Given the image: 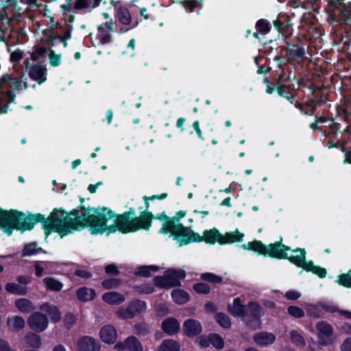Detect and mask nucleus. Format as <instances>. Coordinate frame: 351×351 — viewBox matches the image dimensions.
Segmentation results:
<instances>
[{
	"label": "nucleus",
	"instance_id": "24",
	"mask_svg": "<svg viewBox=\"0 0 351 351\" xmlns=\"http://www.w3.org/2000/svg\"><path fill=\"white\" fill-rule=\"evenodd\" d=\"M40 309L49 316L53 323L57 324L61 320V312L57 306L49 302H44L40 306Z\"/></svg>",
	"mask_w": 351,
	"mask_h": 351
},
{
	"label": "nucleus",
	"instance_id": "20",
	"mask_svg": "<svg viewBox=\"0 0 351 351\" xmlns=\"http://www.w3.org/2000/svg\"><path fill=\"white\" fill-rule=\"evenodd\" d=\"M165 274L171 288L180 287L181 280L186 277L185 271L181 269L169 268L165 271Z\"/></svg>",
	"mask_w": 351,
	"mask_h": 351
},
{
	"label": "nucleus",
	"instance_id": "49",
	"mask_svg": "<svg viewBox=\"0 0 351 351\" xmlns=\"http://www.w3.org/2000/svg\"><path fill=\"white\" fill-rule=\"evenodd\" d=\"M336 282L340 286L351 288V269L346 274L339 275Z\"/></svg>",
	"mask_w": 351,
	"mask_h": 351
},
{
	"label": "nucleus",
	"instance_id": "23",
	"mask_svg": "<svg viewBox=\"0 0 351 351\" xmlns=\"http://www.w3.org/2000/svg\"><path fill=\"white\" fill-rule=\"evenodd\" d=\"M99 337L103 342L108 344H113L117 339V330L112 325H105L100 329Z\"/></svg>",
	"mask_w": 351,
	"mask_h": 351
},
{
	"label": "nucleus",
	"instance_id": "13",
	"mask_svg": "<svg viewBox=\"0 0 351 351\" xmlns=\"http://www.w3.org/2000/svg\"><path fill=\"white\" fill-rule=\"evenodd\" d=\"M316 329L318 331L317 338L319 345L328 346L333 343L332 339L333 328L330 324L325 321L318 322L316 324Z\"/></svg>",
	"mask_w": 351,
	"mask_h": 351
},
{
	"label": "nucleus",
	"instance_id": "62",
	"mask_svg": "<svg viewBox=\"0 0 351 351\" xmlns=\"http://www.w3.org/2000/svg\"><path fill=\"white\" fill-rule=\"evenodd\" d=\"M96 38L99 40L98 45H106L112 41V36L109 33L99 32H98Z\"/></svg>",
	"mask_w": 351,
	"mask_h": 351
},
{
	"label": "nucleus",
	"instance_id": "46",
	"mask_svg": "<svg viewBox=\"0 0 351 351\" xmlns=\"http://www.w3.org/2000/svg\"><path fill=\"white\" fill-rule=\"evenodd\" d=\"M215 321L219 325L225 329L230 328L232 323L230 317L224 313H217L215 315Z\"/></svg>",
	"mask_w": 351,
	"mask_h": 351
},
{
	"label": "nucleus",
	"instance_id": "64",
	"mask_svg": "<svg viewBox=\"0 0 351 351\" xmlns=\"http://www.w3.org/2000/svg\"><path fill=\"white\" fill-rule=\"evenodd\" d=\"M105 272L108 275H113L117 276L120 274V271L114 263H111L106 265L105 267Z\"/></svg>",
	"mask_w": 351,
	"mask_h": 351
},
{
	"label": "nucleus",
	"instance_id": "33",
	"mask_svg": "<svg viewBox=\"0 0 351 351\" xmlns=\"http://www.w3.org/2000/svg\"><path fill=\"white\" fill-rule=\"evenodd\" d=\"M101 0H76L73 9L77 10L89 9L90 10L98 7Z\"/></svg>",
	"mask_w": 351,
	"mask_h": 351
},
{
	"label": "nucleus",
	"instance_id": "52",
	"mask_svg": "<svg viewBox=\"0 0 351 351\" xmlns=\"http://www.w3.org/2000/svg\"><path fill=\"white\" fill-rule=\"evenodd\" d=\"M285 70L286 69H278V70H276L277 72L280 71V73L278 74L277 78L275 79L276 85L282 84L283 82H287L290 80L292 71L289 70L287 75Z\"/></svg>",
	"mask_w": 351,
	"mask_h": 351
},
{
	"label": "nucleus",
	"instance_id": "2",
	"mask_svg": "<svg viewBox=\"0 0 351 351\" xmlns=\"http://www.w3.org/2000/svg\"><path fill=\"white\" fill-rule=\"evenodd\" d=\"M97 215H92L89 221L81 223L85 228H89L92 234H102L108 230L107 235L117 230L123 234L129 233L128 229V213L116 214L110 208L101 206Z\"/></svg>",
	"mask_w": 351,
	"mask_h": 351
},
{
	"label": "nucleus",
	"instance_id": "26",
	"mask_svg": "<svg viewBox=\"0 0 351 351\" xmlns=\"http://www.w3.org/2000/svg\"><path fill=\"white\" fill-rule=\"evenodd\" d=\"M7 326L13 332H19L23 330L25 326L24 318L19 315L8 317L7 319Z\"/></svg>",
	"mask_w": 351,
	"mask_h": 351
},
{
	"label": "nucleus",
	"instance_id": "9",
	"mask_svg": "<svg viewBox=\"0 0 351 351\" xmlns=\"http://www.w3.org/2000/svg\"><path fill=\"white\" fill-rule=\"evenodd\" d=\"M313 97L309 99L305 104V107L308 108V112L306 111V114H313L317 106H322L328 100V95L324 93L321 88H316L313 84L311 85Z\"/></svg>",
	"mask_w": 351,
	"mask_h": 351
},
{
	"label": "nucleus",
	"instance_id": "16",
	"mask_svg": "<svg viewBox=\"0 0 351 351\" xmlns=\"http://www.w3.org/2000/svg\"><path fill=\"white\" fill-rule=\"evenodd\" d=\"M117 351H143L141 341L135 336H128L123 341H118L114 346Z\"/></svg>",
	"mask_w": 351,
	"mask_h": 351
},
{
	"label": "nucleus",
	"instance_id": "31",
	"mask_svg": "<svg viewBox=\"0 0 351 351\" xmlns=\"http://www.w3.org/2000/svg\"><path fill=\"white\" fill-rule=\"evenodd\" d=\"M77 298L82 302L93 300L96 297V292L93 289L82 287L76 291Z\"/></svg>",
	"mask_w": 351,
	"mask_h": 351
},
{
	"label": "nucleus",
	"instance_id": "41",
	"mask_svg": "<svg viewBox=\"0 0 351 351\" xmlns=\"http://www.w3.org/2000/svg\"><path fill=\"white\" fill-rule=\"evenodd\" d=\"M5 289L8 293L17 295H25L27 293L26 287H23L14 282H8L5 286Z\"/></svg>",
	"mask_w": 351,
	"mask_h": 351
},
{
	"label": "nucleus",
	"instance_id": "36",
	"mask_svg": "<svg viewBox=\"0 0 351 351\" xmlns=\"http://www.w3.org/2000/svg\"><path fill=\"white\" fill-rule=\"evenodd\" d=\"M158 351H180V345L174 339H167L162 341Z\"/></svg>",
	"mask_w": 351,
	"mask_h": 351
},
{
	"label": "nucleus",
	"instance_id": "53",
	"mask_svg": "<svg viewBox=\"0 0 351 351\" xmlns=\"http://www.w3.org/2000/svg\"><path fill=\"white\" fill-rule=\"evenodd\" d=\"M121 284V280L119 278H110L104 280L101 282V286L105 289H112L117 288Z\"/></svg>",
	"mask_w": 351,
	"mask_h": 351
},
{
	"label": "nucleus",
	"instance_id": "7",
	"mask_svg": "<svg viewBox=\"0 0 351 351\" xmlns=\"http://www.w3.org/2000/svg\"><path fill=\"white\" fill-rule=\"evenodd\" d=\"M221 237L222 234L215 228L204 230L202 236H200L191 228L189 237L182 239V243L189 245L191 243H200L204 241L206 243L208 244L213 245L215 243H219L221 245Z\"/></svg>",
	"mask_w": 351,
	"mask_h": 351
},
{
	"label": "nucleus",
	"instance_id": "40",
	"mask_svg": "<svg viewBox=\"0 0 351 351\" xmlns=\"http://www.w3.org/2000/svg\"><path fill=\"white\" fill-rule=\"evenodd\" d=\"M14 305L19 311L23 313H29L34 309L33 303L27 298L17 299Z\"/></svg>",
	"mask_w": 351,
	"mask_h": 351
},
{
	"label": "nucleus",
	"instance_id": "5",
	"mask_svg": "<svg viewBox=\"0 0 351 351\" xmlns=\"http://www.w3.org/2000/svg\"><path fill=\"white\" fill-rule=\"evenodd\" d=\"M190 230V227H186L182 223H177L173 219H167L162 223L158 232L162 234L170 233L173 239L179 242V246H183L186 244H182V240L189 237Z\"/></svg>",
	"mask_w": 351,
	"mask_h": 351
},
{
	"label": "nucleus",
	"instance_id": "61",
	"mask_svg": "<svg viewBox=\"0 0 351 351\" xmlns=\"http://www.w3.org/2000/svg\"><path fill=\"white\" fill-rule=\"evenodd\" d=\"M318 306L327 313H333L337 312L339 313V311H340L337 305L330 302H319Z\"/></svg>",
	"mask_w": 351,
	"mask_h": 351
},
{
	"label": "nucleus",
	"instance_id": "54",
	"mask_svg": "<svg viewBox=\"0 0 351 351\" xmlns=\"http://www.w3.org/2000/svg\"><path fill=\"white\" fill-rule=\"evenodd\" d=\"M200 278L208 282L213 283H221L223 282V278L217 276L213 273L206 272L201 274Z\"/></svg>",
	"mask_w": 351,
	"mask_h": 351
},
{
	"label": "nucleus",
	"instance_id": "15",
	"mask_svg": "<svg viewBox=\"0 0 351 351\" xmlns=\"http://www.w3.org/2000/svg\"><path fill=\"white\" fill-rule=\"evenodd\" d=\"M287 55H289L291 58L294 60H303L305 56L304 45L302 41L298 38L295 40L287 43V47H285Z\"/></svg>",
	"mask_w": 351,
	"mask_h": 351
},
{
	"label": "nucleus",
	"instance_id": "6",
	"mask_svg": "<svg viewBox=\"0 0 351 351\" xmlns=\"http://www.w3.org/2000/svg\"><path fill=\"white\" fill-rule=\"evenodd\" d=\"M326 8L331 21L338 23H346L349 19L350 12L345 3V0H325Z\"/></svg>",
	"mask_w": 351,
	"mask_h": 351
},
{
	"label": "nucleus",
	"instance_id": "60",
	"mask_svg": "<svg viewBox=\"0 0 351 351\" xmlns=\"http://www.w3.org/2000/svg\"><path fill=\"white\" fill-rule=\"evenodd\" d=\"M49 64L51 66L56 67L61 64V54L56 53L52 49H49Z\"/></svg>",
	"mask_w": 351,
	"mask_h": 351
},
{
	"label": "nucleus",
	"instance_id": "14",
	"mask_svg": "<svg viewBox=\"0 0 351 351\" xmlns=\"http://www.w3.org/2000/svg\"><path fill=\"white\" fill-rule=\"evenodd\" d=\"M293 252H300L299 255H291L290 263L295 265L298 267L302 268L306 271L312 272L315 265L312 261H306V252L304 248L297 247L292 250Z\"/></svg>",
	"mask_w": 351,
	"mask_h": 351
},
{
	"label": "nucleus",
	"instance_id": "1",
	"mask_svg": "<svg viewBox=\"0 0 351 351\" xmlns=\"http://www.w3.org/2000/svg\"><path fill=\"white\" fill-rule=\"evenodd\" d=\"M80 204L69 212L62 208H55L48 217L41 213H25L15 209L4 210L0 208V230L8 237L12 234L14 230L24 232L32 230L37 223H41L45 231V239L52 232H56L61 238L75 231L84 230L81 225L90 220L92 215L101 210V206L91 207L84 204L85 199L80 196Z\"/></svg>",
	"mask_w": 351,
	"mask_h": 351
},
{
	"label": "nucleus",
	"instance_id": "22",
	"mask_svg": "<svg viewBox=\"0 0 351 351\" xmlns=\"http://www.w3.org/2000/svg\"><path fill=\"white\" fill-rule=\"evenodd\" d=\"M161 329L165 334L173 336L180 331V324L176 317H170L162 322Z\"/></svg>",
	"mask_w": 351,
	"mask_h": 351
},
{
	"label": "nucleus",
	"instance_id": "17",
	"mask_svg": "<svg viewBox=\"0 0 351 351\" xmlns=\"http://www.w3.org/2000/svg\"><path fill=\"white\" fill-rule=\"evenodd\" d=\"M23 85L24 89H26L28 86L27 82H23L21 77H13L11 75L5 74L0 78V89L5 86L20 91Z\"/></svg>",
	"mask_w": 351,
	"mask_h": 351
},
{
	"label": "nucleus",
	"instance_id": "8",
	"mask_svg": "<svg viewBox=\"0 0 351 351\" xmlns=\"http://www.w3.org/2000/svg\"><path fill=\"white\" fill-rule=\"evenodd\" d=\"M291 247L282 243V238L273 243L266 245L265 257H270L278 260L287 259L290 261L291 255L287 254L288 251H292Z\"/></svg>",
	"mask_w": 351,
	"mask_h": 351
},
{
	"label": "nucleus",
	"instance_id": "19",
	"mask_svg": "<svg viewBox=\"0 0 351 351\" xmlns=\"http://www.w3.org/2000/svg\"><path fill=\"white\" fill-rule=\"evenodd\" d=\"M182 331L187 337H197L202 332V326L199 321L189 318L183 323Z\"/></svg>",
	"mask_w": 351,
	"mask_h": 351
},
{
	"label": "nucleus",
	"instance_id": "48",
	"mask_svg": "<svg viewBox=\"0 0 351 351\" xmlns=\"http://www.w3.org/2000/svg\"><path fill=\"white\" fill-rule=\"evenodd\" d=\"M134 290L138 295L151 294L154 292V286L149 283H143L134 287Z\"/></svg>",
	"mask_w": 351,
	"mask_h": 351
},
{
	"label": "nucleus",
	"instance_id": "29",
	"mask_svg": "<svg viewBox=\"0 0 351 351\" xmlns=\"http://www.w3.org/2000/svg\"><path fill=\"white\" fill-rule=\"evenodd\" d=\"M244 234L238 230L230 231L222 234L221 245L232 244L237 242H241L243 240Z\"/></svg>",
	"mask_w": 351,
	"mask_h": 351
},
{
	"label": "nucleus",
	"instance_id": "45",
	"mask_svg": "<svg viewBox=\"0 0 351 351\" xmlns=\"http://www.w3.org/2000/svg\"><path fill=\"white\" fill-rule=\"evenodd\" d=\"M49 48L36 45L33 47V51L31 53V59L32 61H37L42 57H45L49 51Z\"/></svg>",
	"mask_w": 351,
	"mask_h": 351
},
{
	"label": "nucleus",
	"instance_id": "11",
	"mask_svg": "<svg viewBox=\"0 0 351 351\" xmlns=\"http://www.w3.org/2000/svg\"><path fill=\"white\" fill-rule=\"evenodd\" d=\"M27 324L34 332L40 333L45 331L49 326L47 315L39 312L32 313L27 319Z\"/></svg>",
	"mask_w": 351,
	"mask_h": 351
},
{
	"label": "nucleus",
	"instance_id": "35",
	"mask_svg": "<svg viewBox=\"0 0 351 351\" xmlns=\"http://www.w3.org/2000/svg\"><path fill=\"white\" fill-rule=\"evenodd\" d=\"M228 307L232 315L241 317L245 310H247V304H243L241 298H236L233 300L232 307L231 308L230 306Z\"/></svg>",
	"mask_w": 351,
	"mask_h": 351
},
{
	"label": "nucleus",
	"instance_id": "18",
	"mask_svg": "<svg viewBox=\"0 0 351 351\" xmlns=\"http://www.w3.org/2000/svg\"><path fill=\"white\" fill-rule=\"evenodd\" d=\"M78 351H99L101 343L98 339L93 337L82 336L77 341Z\"/></svg>",
	"mask_w": 351,
	"mask_h": 351
},
{
	"label": "nucleus",
	"instance_id": "55",
	"mask_svg": "<svg viewBox=\"0 0 351 351\" xmlns=\"http://www.w3.org/2000/svg\"><path fill=\"white\" fill-rule=\"evenodd\" d=\"M154 285L160 289H170V286L167 281L165 274L164 276H156L153 279Z\"/></svg>",
	"mask_w": 351,
	"mask_h": 351
},
{
	"label": "nucleus",
	"instance_id": "63",
	"mask_svg": "<svg viewBox=\"0 0 351 351\" xmlns=\"http://www.w3.org/2000/svg\"><path fill=\"white\" fill-rule=\"evenodd\" d=\"M115 24V22H112V20L110 21H106L101 25H99L97 27V30L99 32L108 33V32H114L113 25Z\"/></svg>",
	"mask_w": 351,
	"mask_h": 351
},
{
	"label": "nucleus",
	"instance_id": "12",
	"mask_svg": "<svg viewBox=\"0 0 351 351\" xmlns=\"http://www.w3.org/2000/svg\"><path fill=\"white\" fill-rule=\"evenodd\" d=\"M147 303L141 300L136 299L131 301L126 308L118 311V315L123 319L133 318L136 315L145 311Z\"/></svg>",
	"mask_w": 351,
	"mask_h": 351
},
{
	"label": "nucleus",
	"instance_id": "27",
	"mask_svg": "<svg viewBox=\"0 0 351 351\" xmlns=\"http://www.w3.org/2000/svg\"><path fill=\"white\" fill-rule=\"evenodd\" d=\"M253 338L256 344L262 346L271 345L276 340V336L267 332H257L254 334Z\"/></svg>",
	"mask_w": 351,
	"mask_h": 351
},
{
	"label": "nucleus",
	"instance_id": "50",
	"mask_svg": "<svg viewBox=\"0 0 351 351\" xmlns=\"http://www.w3.org/2000/svg\"><path fill=\"white\" fill-rule=\"evenodd\" d=\"M210 343L217 350H221L224 347L223 339L215 332L210 333Z\"/></svg>",
	"mask_w": 351,
	"mask_h": 351
},
{
	"label": "nucleus",
	"instance_id": "25",
	"mask_svg": "<svg viewBox=\"0 0 351 351\" xmlns=\"http://www.w3.org/2000/svg\"><path fill=\"white\" fill-rule=\"evenodd\" d=\"M40 253L47 254V251L38 246L36 241L25 243L21 251V257L32 256Z\"/></svg>",
	"mask_w": 351,
	"mask_h": 351
},
{
	"label": "nucleus",
	"instance_id": "51",
	"mask_svg": "<svg viewBox=\"0 0 351 351\" xmlns=\"http://www.w3.org/2000/svg\"><path fill=\"white\" fill-rule=\"evenodd\" d=\"M290 338L292 343L298 347H303L306 344L304 338L297 330H292L290 332Z\"/></svg>",
	"mask_w": 351,
	"mask_h": 351
},
{
	"label": "nucleus",
	"instance_id": "57",
	"mask_svg": "<svg viewBox=\"0 0 351 351\" xmlns=\"http://www.w3.org/2000/svg\"><path fill=\"white\" fill-rule=\"evenodd\" d=\"M77 317L76 316L71 312H68L65 313L63 317V322L64 326L70 329L73 326V325L76 323Z\"/></svg>",
	"mask_w": 351,
	"mask_h": 351
},
{
	"label": "nucleus",
	"instance_id": "37",
	"mask_svg": "<svg viewBox=\"0 0 351 351\" xmlns=\"http://www.w3.org/2000/svg\"><path fill=\"white\" fill-rule=\"evenodd\" d=\"M35 332H27L25 335L26 343L33 350L39 348L42 345V339L39 335Z\"/></svg>",
	"mask_w": 351,
	"mask_h": 351
},
{
	"label": "nucleus",
	"instance_id": "44",
	"mask_svg": "<svg viewBox=\"0 0 351 351\" xmlns=\"http://www.w3.org/2000/svg\"><path fill=\"white\" fill-rule=\"evenodd\" d=\"M255 28L262 36L269 34L271 29L270 22L265 19L258 20L255 25Z\"/></svg>",
	"mask_w": 351,
	"mask_h": 351
},
{
	"label": "nucleus",
	"instance_id": "38",
	"mask_svg": "<svg viewBox=\"0 0 351 351\" xmlns=\"http://www.w3.org/2000/svg\"><path fill=\"white\" fill-rule=\"evenodd\" d=\"M171 298L178 304H184L189 300V293L183 289H174L171 292Z\"/></svg>",
	"mask_w": 351,
	"mask_h": 351
},
{
	"label": "nucleus",
	"instance_id": "43",
	"mask_svg": "<svg viewBox=\"0 0 351 351\" xmlns=\"http://www.w3.org/2000/svg\"><path fill=\"white\" fill-rule=\"evenodd\" d=\"M43 282L45 285L46 289L52 291H60L63 287V284L51 277H46L43 279Z\"/></svg>",
	"mask_w": 351,
	"mask_h": 351
},
{
	"label": "nucleus",
	"instance_id": "39",
	"mask_svg": "<svg viewBox=\"0 0 351 351\" xmlns=\"http://www.w3.org/2000/svg\"><path fill=\"white\" fill-rule=\"evenodd\" d=\"M340 150L344 154V165L349 164L351 165V137L348 140H345L341 143L339 146Z\"/></svg>",
	"mask_w": 351,
	"mask_h": 351
},
{
	"label": "nucleus",
	"instance_id": "21",
	"mask_svg": "<svg viewBox=\"0 0 351 351\" xmlns=\"http://www.w3.org/2000/svg\"><path fill=\"white\" fill-rule=\"evenodd\" d=\"M274 27L282 35L291 34L293 31V23L291 20L287 16L284 15H278L277 19L274 21Z\"/></svg>",
	"mask_w": 351,
	"mask_h": 351
},
{
	"label": "nucleus",
	"instance_id": "42",
	"mask_svg": "<svg viewBox=\"0 0 351 351\" xmlns=\"http://www.w3.org/2000/svg\"><path fill=\"white\" fill-rule=\"evenodd\" d=\"M117 17L123 25H130L132 22V17L129 10L125 7H120L117 10Z\"/></svg>",
	"mask_w": 351,
	"mask_h": 351
},
{
	"label": "nucleus",
	"instance_id": "34",
	"mask_svg": "<svg viewBox=\"0 0 351 351\" xmlns=\"http://www.w3.org/2000/svg\"><path fill=\"white\" fill-rule=\"evenodd\" d=\"M158 270L159 267L157 265H142L138 267L134 275L136 277L149 278L151 276L152 272H157Z\"/></svg>",
	"mask_w": 351,
	"mask_h": 351
},
{
	"label": "nucleus",
	"instance_id": "30",
	"mask_svg": "<svg viewBox=\"0 0 351 351\" xmlns=\"http://www.w3.org/2000/svg\"><path fill=\"white\" fill-rule=\"evenodd\" d=\"M241 247L244 250L252 251L258 255H263L265 256L266 245H265L261 241L254 240L250 241L247 244H243Z\"/></svg>",
	"mask_w": 351,
	"mask_h": 351
},
{
	"label": "nucleus",
	"instance_id": "56",
	"mask_svg": "<svg viewBox=\"0 0 351 351\" xmlns=\"http://www.w3.org/2000/svg\"><path fill=\"white\" fill-rule=\"evenodd\" d=\"M193 290L199 294H208L210 292V287L204 282H197L193 285Z\"/></svg>",
	"mask_w": 351,
	"mask_h": 351
},
{
	"label": "nucleus",
	"instance_id": "4",
	"mask_svg": "<svg viewBox=\"0 0 351 351\" xmlns=\"http://www.w3.org/2000/svg\"><path fill=\"white\" fill-rule=\"evenodd\" d=\"M264 315L263 307L257 302L251 301L247 304V310L241 317L246 327L252 330L261 328V317Z\"/></svg>",
	"mask_w": 351,
	"mask_h": 351
},
{
	"label": "nucleus",
	"instance_id": "3",
	"mask_svg": "<svg viewBox=\"0 0 351 351\" xmlns=\"http://www.w3.org/2000/svg\"><path fill=\"white\" fill-rule=\"evenodd\" d=\"M128 229L129 233L135 232L138 230L149 231L152 225L154 219V214H148V213H141L138 217L136 216V209L134 207H130L128 211Z\"/></svg>",
	"mask_w": 351,
	"mask_h": 351
},
{
	"label": "nucleus",
	"instance_id": "32",
	"mask_svg": "<svg viewBox=\"0 0 351 351\" xmlns=\"http://www.w3.org/2000/svg\"><path fill=\"white\" fill-rule=\"evenodd\" d=\"M102 300L111 305H119L123 302L125 298L121 293L111 291L103 294Z\"/></svg>",
	"mask_w": 351,
	"mask_h": 351
},
{
	"label": "nucleus",
	"instance_id": "58",
	"mask_svg": "<svg viewBox=\"0 0 351 351\" xmlns=\"http://www.w3.org/2000/svg\"><path fill=\"white\" fill-rule=\"evenodd\" d=\"M263 57L261 56H257V57H256L254 58L255 64L258 66V69H257V71H256V73L258 74H267V73H269L271 71V66H267V67L265 68L264 64H261V63L263 61Z\"/></svg>",
	"mask_w": 351,
	"mask_h": 351
},
{
	"label": "nucleus",
	"instance_id": "47",
	"mask_svg": "<svg viewBox=\"0 0 351 351\" xmlns=\"http://www.w3.org/2000/svg\"><path fill=\"white\" fill-rule=\"evenodd\" d=\"M134 328L136 334L139 337H145L150 332L149 325L145 322L135 324Z\"/></svg>",
	"mask_w": 351,
	"mask_h": 351
},
{
	"label": "nucleus",
	"instance_id": "28",
	"mask_svg": "<svg viewBox=\"0 0 351 351\" xmlns=\"http://www.w3.org/2000/svg\"><path fill=\"white\" fill-rule=\"evenodd\" d=\"M274 60L277 62V69H286L293 61L289 55H287L285 47H280L279 54L274 58Z\"/></svg>",
	"mask_w": 351,
	"mask_h": 351
},
{
	"label": "nucleus",
	"instance_id": "10",
	"mask_svg": "<svg viewBox=\"0 0 351 351\" xmlns=\"http://www.w3.org/2000/svg\"><path fill=\"white\" fill-rule=\"evenodd\" d=\"M26 69L28 70V75L29 78L36 82L39 85L47 81V69L44 62H38L32 65L29 64V60L25 61Z\"/></svg>",
	"mask_w": 351,
	"mask_h": 351
},
{
	"label": "nucleus",
	"instance_id": "59",
	"mask_svg": "<svg viewBox=\"0 0 351 351\" xmlns=\"http://www.w3.org/2000/svg\"><path fill=\"white\" fill-rule=\"evenodd\" d=\"M287 312L295 318H302L304 316V310L298 306H289L287 308Z\"/></svg>",
	"mask_w": 351,
	"mask_h": 351
}]
</instances>
